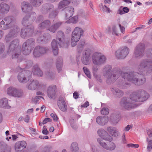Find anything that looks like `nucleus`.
<instances>
[{"mask_svg":"<svg viewBox=\"0 0 152 152\" xmlns=\"http://www.w3.org/2000/svg\"><path fill=\"white\" fill-rule=\"evenodd\" d=\"M138 70L140 73L136 72H131L126 73L122 72L118 68L113 69V74L109 75L107 79V82L108 84L114 83L120 76L125 80L126 79L130 82H132L136 85H141L146 81V79L144 75H150L152 72V61L144 60L142 61L138 66Z\"/></svg>","mask_w":152,"mask_h":152,"instance_id":"nucleus-1","label":"nucleus"},{"mask_svg":"<svg viewBox=\"0 0 152 152\" xmlns=\"http://www.w3.org/2000/svg\"><path fill=\"white\" fill-rule=\"evenodd\" d=\"M19 41L17 39L12 41L8 49V53L9 54H12V58H19L21 54L20 47L18 46Z\"/></svg>","mask_w":152,"mask_h":152,"instance_id":"nucleus-2","label":"nucleus"},{"mask_svg":"<svg viewBox=\"0 0 152 152\" xmlns=\"http://www.w3.org/2000/svg\"><path fill=\"white\" fill-rule=\"evenodd\" d=\"M149 95L146 92L141 90L133 92L131 95L130 99L131 100L137 102H143L146 100L149 97Z\"/></svg>","mask_w":152,"mask_h":152,"instance_id":"nucleus-3","label":"nucleus"},{"mask_svg":"<svg viewBox=\"0 0 152 152\" xmlns=\"http://www.w3.org/2000/svg\"><path fill=\"white\" fill-rule=\"evenodd\" d=\"M83 30L79 27H75L72 34L71 39L72 40V47H74L77 44L81 36L83 34Z\"/></svg>","mask_w":152,"mask_h":152,"instance_id":"nucleus-4","label":"nucleus"},{"mask_svg":"<svg viewBox=\"0 0 152 152\" xmlns=\"http://www.w3.org/2000/svg\"><path fill=\"white\" fill-rule=\"evenodd\" d=\"M35 39L30 38L27 39L22 45V52L24 55H28L35 45Z\"/></svg>","mask_w":152,"mask_h":152,"instance_id":"nucleus-5","label":"nucleus"},{"mask_svg":"<svg viewBox=\"0 0 152 152\" xmlns=\"http://www.w3.org/2000/svg\"><path fill=\"white\" fill-rule=\"evenodd\" d=\"M92 59L93 63L98 66L103 64L107 59L105 56L99 52H95L92 55Z\"/></svg>","mask_w":152,"mask_h":152,"instance_id":"nucleus-6","label":"nucleus"},{"mask_svg":"<svg viewBox=\"0 0 152 152\" xmlns=\"http://www.w3.org/2000/svg\"><path fill=\"white\" fill-rule=\"evenodd\" d=\"M15 20V18L11 16H7L4 17L1 22V28L3 30H6L13 25Z\"/></svg>","mask_w":152,"mask_h":152,"instance_id":"nucleus-7","label":"nucleus"},{"mask_svg":"<svg viewBox=\"0 0 152 152\" xmlns=\"http://www.w3.org/2000/svg\"><path fill=\"white\" fill-rule=\"evenodd\" d=\"M32 73L29 70H24L20 72L18 76V79L21 83H26L31 78Z\"/></svg>","mask_w":152,"mask_h":152,"instance_id":"nucleus-8","label":"nucleus"},{"mask_svg":"<svg viewBox=\"0 0 152 152\" xmlns=\"http://www.w3.org/2000/svg\"><path fill=\"white\" fill-rule=\"evenodd\" d=\"M42 12L44 13L49 12V18H55L57 15V13L54 11V7L53 5L49 4H44L42 8Z\"/></svg>","mask_w":152,"mask_h":152,"instance_id":"nucleus-9","label":"nucleus"},{"mask_svg":"<svg viewBox=\"0 0 152 152\" xmlns=\"http://www.w3.org/2000/svg\"><path fill=\"white\" fill-rule=\"evenodd\" d=\"M19 28L16 26H14L13 28L11 29L8 34L6 36L5 41L6 42H9L13 38L16 37L20 32Z\"/></svg>","mask_w":152,"mask_h":152,"instance_id":"nucleus-10","label":"nucleus"},{"mask_svg":"<svg viewBox=\"0 0 152 152\" xmlns=\"http://www.w3.org/2000/svg\"><path fill=\"white\" fill-rule=\"evenodd\" d=\"M56 40L58 44L61 47L67 48L69 45V42L65 43L64 35L61 31H59L57 33Z\"/></svg>","mask_w":152,"mask_h":152,"instance_id":"nucleus-11","label":"nucleus"},{"mask_svg":"<svg viewBox=\"0 0 152 152\" xmlns=\"http://www.w3.org/2000/svg\"><path fill=\"white\" fill-rule=\"evenodd\" d=\"M97 141L100 146L106 150L112 151L114 150L116 148L115 144L112 142L110 141L107 143L104 142L100 138H98Z\"/></svg>","mask_w":152,"mask_h":152,"instance_id":"nucleus-12","label":"nucleus"},{"mask_svg":"<svg viewBox=\"0 0 152 152\" xmlns=\"http://www.w3.org/2000/svg\"><path fill=\"white\" fill-rule=\"evenodd\" d=\"M129 51V49L127 47H122L116 51V57L118 59H124L128 54Z\"/></svg>","mask_w":152,"mask_h":152,"instance_id":"nucleus-13","label":"nucleus"},{"mask_svg":"<svg viewBox=\"0 0 152 152\" xmlns=\"http://www.w3.org/2000/svg\"><path fill=\"white\" fill-rule=\"evenodd\" d=\"M49 51V49L47 47L38 46L34 49L33 55L35 57H38L42 55L47 53Z\"/></svg>","mask_w":152,"mask_h":152,"instance_id":"nucleus-14","label":"nucleus"},{"mask_svg":"<svg viewBox=\"0 0 152 152\" xmlns=\"http://www.w3.org/2000/svg\"><path fill=\"white\" fill-rule=\"evenodd\" d=\"M7 93L9 95L17 98H21L23 94L22 90L12 86L8 88Z\"/></svg>","mask_w":152,"mask_h":152,"instance_id":"nucleus-15","label":"nucleus"},{"mask_svg":"<svg viewBox=\"0 0 152 152\" xmlns=\"http://www.w3.org/2000/svg\"><path fill=\"white\" fill-rule=\"evenodd\" d=\"M145 49V45L144 44L140 43L135 49L134 56L137 58H140L144 56V52Z\"/></svg>","mask_w":152,"mask_h":152,"instance_id":"nucleus-16","label":"nucleus"},{"mask_svg":"<svg viewBox=\"0 0 152 152\" xmlns=\"http://www.w3.org/2000/svg\"><path fill=\"white\" fill-rule=\"evenodd\" d=\"M34 28L30 26V28H23L21 30L20 36L22 38L26 39L32 36L34 33Z\"/></svg>","mask_w":152,"mask_h":152,"instance_id":"nucleus-17","label":"nucleus"},{"mask_svg":"<svg viewBox=\"0 0 152 152\" xmlns=\"http://www.w3.org/2000/svg\"><path fill=\"white\" fill-rule=\"evenodd\" d=\"M91 53L89 50L88 49L84 50L82 55L81 60L83 64L86 65L90 64V56Z\"/></svg>","mask_w":152,"mask_h":152,"instance_id":"nucleus-18","label":"nucleus"},{"mask_svg":"<svg viewBox=\"0 0 152 152\" xmlns=\"http://www.w3.org/2000/svg\"><path fill=\"white\" fill-rule=\"evenodd\" d=\"M97 133L99 136L104 140L112 141L113 140L112 137L103 129H99L97 131Z\"/></svg>","mask_w":152,"mask_h":152,"instance_id":"nucleus-19","label":"nucleus"},{"mask_svg":"<svg viewBox=\"0 0 152 152\" xmlns=\"http://www.w3.org/2000/svg\"><path fill=\"white\" fill-rule=\"evenodd\" d=\"M57 88L54 85L49 86L47 88V93L48 96L50 98H55Z\"/></svg>","mask_w":152,"mask_h":152,"instance_id":"nucleus-20","label":"nucleus"},{"mask_svg":"<svg viewBox=\"0 0 152 152\" xmlns=\"http://www.w3.org/2000/svg\"><path fill=\"white\" fill-rule=\"evenodd\" d=\"M38 84L39 81L38 80H31L27 83L26 87L29 90H34L38 88Z\"/></svg>","mask_w":152,"mask_h":152,"instance_id":"nucleus-21","label":"nucleus"},{"mask_svg":"<svg viewBox=\"0 0 152 152\" xmlns=\"http://www.w3.org/2000/svg\"><path fill=\"white\" fill-rule=\"evenodd\" d=\"M130 99L129 100H122L121 104L122 106L125 109L128 110H131L135 107V105L133 103L131 102Z\"/></svg>","mask_w":152,"mask_h":152,"instance_id":"nucleus-22","label":"nucleus"},{"mask_svg":"<svg viewBox=\"0 0 152 152\" xmlns=\"http://www.w3.org/2000/svg\"><path fill=\"white\" fill-rule=\"evenodd\" d=\"M57 105L59 108L62 111L66 112L67 109V107L65 101L63 98H59L57 102Z\"/></svg>","mask_w":152,"mask_h":152,"instance_id":"nucleus-23","label":"nucleus"},{"mask_svg":"<svg viewBox=\"0 0 152 152\" xmlns=\"http://www.w3.org/2000/svg\"><path fill=\"white\" fill-rule=\"evenodd\" d=\"M10 7L9 5L4 3H0V13L2 15H5L9 12Z\"/></svg>","mask_w":152,"mask_h":152,"instance_id":"nucleus-24","label":"nucleus"},{"mask_svg":"<svg viewBox=\"0 0 152 152\" xmlns=\"http://www.w3.org/2000/svg\"><path fill=\"white\" fill-rule=\"evenodd\" d=\"M21 8L23 12L26 13L31 10L32 7L28 2L25 1L23 2L21 4Z\"/></svg>","mask_w":152,"mask_h":152,"instance_id":"nucleus-25","label":"nucleus"},{"mask_svg":"<svg viewBox=\"0 0 152 152\" xmlns=\"http://www.w3.org/2000/svg\"><path fill=\"white\" fill-rule=\"evenodd\" d=\"M108 120V118L107 116L98 117L96 118L97 123L99 125L102 126L107 124Z\"/></svg>","mask_w":152,"mask_h":152,"instance_id":"nucleus-26","label":"nucleus"},{"mask_svg":"<svg viewBox=\"0 0 152 152\" xmlns=\"http://www.w3.org/2000/svg\"><path fill=\"white\" fill-rule=\"evenodd\" d=\"M26 145V142L25 141L17 142L15 146L16 152H20L21 150L20 149L22 148H25Z\"/></svg>","mask_w":152,"mask_h":152,"instance_id":"nucleus-27","label":"nucleus"},{"mask_svg":"<svg viewBox=\"0 0 152 152\" xmlns=\"http://www.w3.org/2000/svg\"><path fill=\"white\" fill-rule=\"evenodd\" d=\"M51 24V21L49 20H45L39 24L38 28L39 29H43L46 28L48 30V28L50 26Z\"/></svg>","mask_w":152,"mask_h":152,"instance_id":"nucleus-28","label":"nucleus"},{"mask_svg":"<svg viewBox=\"0 0 152 152\" xmlns=\"http://www.w3.org/2000/svg\"><path fill=\"white\" fill-rule=\"evenodd\" d=\"M62 24V23L61 22L58 21L57 22L50 26L48 29V30L51 32L54 33L61 26Z\"/></svg>","mask_w":152,"mask_h":152,"instance_id":"nucleus-29","label":"nucleus"},{"mask_svg":"<svg viewBox=\"0 0 152 152\" xmlns=\"http://www.w3.org/2000/svg\"><path fill=\"white\" fill-rule=\"evenodd\" d=\"M57 42L56 40L53 39L51 43L52 51L55 55H56L58 53V48Z\"/></svg>","mask_w":152,"mask_h":152,"instance_id":"nucleus-30","label":"nucleus"},{"mask_svg":"<svg viewBox=\"0 0 152 152\" xmlns=\"http://www.w3.org/2000/svg\"><path fill=\"white\" fill-rule=\"evenodd\" d=\"M33 22L28 18V16L26 15L23 19L22 21V24L25 26H27V28H30Z\"/></svg>","mask_w":152,"mask_h":152,"instance_id":"nucleus-31","label":"nucleus"},{"mask_svg":"<svg viewBox=\"0 0 152 152\" xmlns=\"http://www.w3.org/2000/svg\"><path fill=\"white\" fill-rule=\"evenodd\" d=\"M0 107L3 108L10 109L11 107L8 105V100L6 98L0 99Z\"/></svg>","mask_w":152,"mask_h":152,"instance_id":"nucleus-32","label":"nucleus"},{"mask_svg":"<svg viewBox=\"0 0 152 152\" xmlns=\"http://www.w3.org/2000/svg\"><path fill=\"white\" fill-rule=\"evenodd\" d=\"M65 15L67 18L71 17L73 14L74 9L72 7H68L65 10Z\"/></svg>","mask_w":152,"mask_h":152,"instance_id":"nucleus-33","label":"nucleus"},{"mask_svg":"<svg viewBox=\"0 0 152 152\" xmlns=\"http://www.w3.org/2000/svg\"><path fill=\"white\" fill-rule=\"evenodd\" d=\"M125 80L124 78H122L124 79V82H123L121 84H120L118 86V87L120 88L124 89L127 88L130 85L129 83H133L131 82L128 81L126 79L127 78V76H126L125 77Z\"/></svg>","mask_w":152,"mask_h":152,"instance_id":"nucleus-34","label":"nucleus"},{"mask_svg":"<svg viewBox=\"0 0 152 152\" xmlns=\"http://www.w3.org/2000/svg\"><path fill=\"white\" fill-rule=\"evenodd\" d=\"M107 130L112 136L116 137L118 136V132L115 128L113 127H107Z\"/></svg>","mask_w":152,"mask_h":152,"instance_id":"nucleus-35","label":"nucleus"},{"mask_svg":"<svg viewBox=\"0 0 152 152\" xmlns=\"http://www.w3.org/2000/svg\"><path fill=\"white\" fill-rule=\"evenodd\" d=\"M112 91L114 96L116 97H120L124 94L123 91L117 88H113Z\"/></svg>","mask_w":152,"mask_h":152,"instance_id":"nucleus-36","label":"nucleus"},{"mask_svg":"<svg viewBox=\"0 0 152 152\" xmlns=\"http://www.w3.org/2000/svg\"><path fill=\"white\" fill-rule=\"evenodd\" d=\"M71 2V0H64L60 1L58 5V8L61 9L67 6Z\"/></svg>","mask_w":152,"mask_h":152,"instance_id":"nucleus-37","label":"nucleus"},{"mask_svg":"<svg viewBox=\"0 0 152 152\" xmlns=\"http://www.w3.org/2000/svg\"><path fill=\"white\" fill-rule=\"evenodd\" d=\"M112 67L111 65H107L104 66L102 69V73L104 76L108 75L112 69Z\"/></svg>","mask_w":152,"mask_h":152,"instance_id":"nucleus-38","label":"nucleus"},{"mask_svg":"<svg viewBox=\"0 0 152 152\" xmlns=\"http://www.w3.org/2000/svg\"><path fill=\"white\" fill-rule=\"evenodd\" d=\"M43 0H29L31 4L34 7H39L43 3Z\"/></svg>","mask_w":152,"mask_h":152,"instance_id":"nucleus-39","label":"nucleus"},{"mask_svg":"<svg viewBox=\"0 0 152 152\" xmlns=\"http://www.w3.org/2000/svg\"><path fill=\"white\" fill-rule=\"evenodd\" d=\"M32 72L34 74L37 75L39 76H42L43 75L42 72L37 65H35L34 66Z\"/></svg>","mask_w":152,"mask_h":152,"instance_id":"nucleus-40","label":"nucleus"},{"mask_svg":"<svg viewBox=\"0 0 152 152\" xmlns=\"http://www.w3.org/2000/svg\"><path fill=\"white\" fill-rule=\"evenodd\" d=\"M62 61V58L61 57H59L57 59L56 66L58 72H59L61 70Z\"/></svg>","mask_w":152,"mask_h":152,"instance_id":"nucleus-41","label":"nucleus"},{"mask_svg":"<svg viewBox=\"0 0 152 152\" xmlns=\"http://www.w3.org/2000/svg\"><path fill=\"white\" fill-rule=\"evenodd\" d=\"M71 148L72 152H78V145L76 142H73L72 143Z\"/></svg>","mask_w":152,"mask_h":152,"instance_id":"nucleus-42","label":"nucleus"},{"mask_svg":"<svg viewBox=\"0 0 152 152\" xmlns=\"http://www.w3.org/2000/svg\"><path fill=\"white\" fill-rule=\"evenodd\" d=\"M78 20V17L77 16H75L70 18L69 20L66 21L65 22L67 23H75L77 22Z\"/></svg>","mask_w":152,"mask_h":152,"instance_id":"nucleus-43","label":"nucleus"},{"mask_svg":"<svg viewBox=\"0 0 152 152\" xmlns=\"http://www.w3.org/2000/svg\"><path fill=\"white\" fill-rule=\"evenodd\" d=\"M48 77L51 80L53 79L56 76L55 73L53 71H50L46 73Z\"/></svg>","mask_w":152,"mask_h":152,"instance_id":"nucleus-44","label":"nucleus"},{"mask_svg":"<svg viewBox=\"0 0 152 152\" xmlns=\"http://www.w3.org/2000/svg\"><path fill=\"white\" fill-rule=\"evenodd\" d=\"M93 76L97 82L99 83L102 82V80L100 75L98 74L97 73H94L93 74Z\"/></svg>","mask_w":152,"mask_h":152,"instance_id":"nucleus-45","label":"nucleus"},{"mask_svg":"<svg viewBox=\"0 0 152 152\" xmlns=\"http://www.w3.org/2000/svg\"><path fill=\"white\" fill-rule=\"evenodd\" d=\"M147 141L148 142L147 143V149L148 151L150 152L152 149V140H148V138H147Z\"/></svg>","mask_w":152,"mask_h":152,"instance_id":"nucleus-46","label":"nucleus"},{"mask_svg":"<svg viewBox=\"0 0 152 152\" xmlns=\"http://www.w3.org/2000/svg\"><path fill=\"white\" fill-rule=\"evenodd\" d=\"M101 9L103 12H106L107 13H110L111 12V10L109 8L105 5H103L102 4H101Z\"/></svg>","mask_w":152,"mask_h":152,"instance_id":"nucleus-47","label":"nucleus"},{"mask_svg":"<svg viewBox=\"0 0 152 152\" xmlns=\"http://www.w3.org/2000/svg\"><path fill=\"white\" fill-rule=\"evenodd\" d=\"M28 16V18L30 19V20L33 22L35 20V18L36 16V13L34 12H31L29 15H27Z\"/></svg>","mask_w":152,"mask_h":152,"instance_id":"nucleus-48","label":"nucleus"},{"mask_svg":"<svg viewBox=\"0 0 152 152\" xmlns=\"http://www.w3.org/2000/svg\"><path fill=\"white\" fill-rule=\"evenodd\" d=\"M83 69L84 73L87 77L89 78H91V76L88 69L86 67H84Z\"/></svg>","mask_w":152,"mask_h":152,"instance_id":"nucleus-49","label":"nucleus"},{"mask_svg":"<svg viewBox=\"0 0 152 152\" xmlns=\"http://www.w3.org/2000/svg\"><path fill=\"white\" fill-rule=\"evenodd\" d=\"M109 110L107 107H104L101 110V113L103 115H107L109 113Z\"/></svg>","mask_w":152,"mask_h":152,"instance_id":"nucleus-50","label":"nucleus"},{"mask_svg":"<svg viewBox=\"0 0 152 152\" xmlns=\"http://www.w3.org/2000/svg\"><path fill=\"white\" fill-rule=\"evenodd\" d=\"M71 126L74 129H76L77 128V126L75 122L73 120H71L70 121Z\"/></svg>","mask_w":152,"mask_h":152,"instance_id":"nucleus-51","label":"nucleus"},{"mask_svg":"<svg viewBox=\"0 0 152 152\" xmlns=\"http://www.w3.org/2000/svg\"><path fill=\"white\" fill-rule=\"evenodd\" d=\"M84 42H80L79 45L77 46V50L78 52H80L83 49V46L84 45Z\"/></svg>","mask_w":152,"mask_h":152,"instance_id":"nucleus-52","label":"nucleus"},{"mask_svg":"<svg viewBox=\"0 0 152 152\" xmlns=\"http://www.w3.org/2000/svg\"><path fill=\"white\" fill-rule=\"evenodd\" d=\"M52 148L50 146H46L44 147L42 150L41 152H50Z\"/></svg>","mask_w":152,"mask_h":152,"instance_id":"nucleus-53","label":"nucleus"},{"mask_svg":"<svg viewBox=\"0 0 152 152\" xmlns=\"http://www.w3.org/2000/svg\"><path fill=\"white\" fill-rule=\"evenodd\" d=\"M45 37L44 35L41 34L40 35L38 38L37 40L39 42H40L45 40Z\"/></svg>","mask_w":152,"mask_h":152,"instance_id":"nucleus-54","label":"nucleus"},{"mask_svg":"<svg viewBox=\"0 0 152 152\" xmlns=\"http://www.w3.org/2000/svg\"><path fill=\"white\" fill-rule=\"evenodd\" d=\"M44 19L43 16L41 15H39L37 16L36 20V22L38 23L42 21Z\"/></svg>","mask_w":152,"mask_h":152,"instance_id":"nucleus-55","label":"nucleus"},{"mask_svg":"<svg viewBox=\"0 0 152 152\" xmlns=\"http://www.w3.org/2000/svg\"><path fill=\"white\" fill-rule=\"evenodd\" d=\"M41 98L43 99V97L41 96H36L35 97L32 98V101L34 103H37L38 101V100Z\"/></svg>","mask_w":152,"mask_h":152,"instance_id":"nucleus-56","label":"nucleus"},{"mask_svg":"<svg viewBox=\"0 0 152 152\" xmlns=\"http://www.w3.org/2000/svg\"><path fill=\"white\" fill-rule=\"evenodd\" d=\"M146 54L148 57H150L152 58V49L147 50Z\"/></svg>","mask_w":152,"mask_h":152,"instance_id":"nucleus-57","label":"nucleus"},{"mask_svg":"<svg viewBox=\"0 0 152 152\" xmlns=\"http://www.w3.org/2000/svg\"><path fill=\"white\" fill-rule=\"evenodd\" d=\"M96 65L94 64L92 66V69L93 70V74L94 73H97L98 70V68Z\"/></svg>","mask_w":152,"mask_h":152,"instance_id":"nucleus-58","label":"nucleus"},{"mask_svg":"<svg viewBox=\"0 0 152 152\" xmlns=\"http://www.w3.org/2000/svg\"><path fill=\"white\" fill-rule=\"evenodd\" d=\"M4 44L2 43H0V54L4 52Z\"/></svg>","mask_w":152,"mask_h":152,"instance_id":"nucleus-59","label":"nucleus"},{"mask_svg":"<svg viewBox=\"0 0 152 152\" xmlns=\"http://www.w3.org/2000/svg\"><path fill=\"white\" fill-rule=\"evenodd\" d=\"M11 148L10 146H7L4 150H3L1 152H11Z\"/></svg>","mask_w":152,"mask_h":152,"instance_id":"nucleus-60","label":"nucleus"},{"mask_svg":"<svg viewBox=\"0 0 152 152\" xmlns=\"http://www.w3.org/2000/svg\"><path fill=\"white\" fill-rule=\"evenodd\" d=\"M50 116L53 118V120L56 121H57L58 120V118L56 115L53 113H52L50 114Z\"/></svg>","mask_w":152,"mask_h":152,"instance_id":"nucleus-61","label":"nucleus"},{"mask_svg":"<svg viewBox=\"0 0 152 152\" xmlns=\"http://www.w3.org/2000/svg\"><path fill=\"white\" fill-rule=\"evenodd\" d=\"M112 34H115L117 36L118 35L117 29L115 27H113V28Z\"/></svg>","mask_w":152,"mask_h":152,"instance_id":"nucleus-62","label":"nucleus"},{"mask_svg":"<svg viewBox=\"0 0 152 152\" xmlns=\"http://www.w3.org/2000/svg\"><path fill=\"white\" fill-rule=\"evenodd\" d=\"M52 121V119L49 118H45L42 122V124H44L48 122H51Z\"/></svg>","mask_w":152,"mask_h":152,"instance_id":"nucleus-63","label":"nucleus"},{"mask_svg":"<svg viewBox=\"0 0 152 152\" xmlns=\"http://www.w3.org/2000/svg\"><path fill=\"white\" fill-rule=\"evenodd\" d=\"M42 133L45 135H47L48 134V132L45 126H44L43 128Z\"/></svg>","mask_w":152,"mask_h":152,"instance_id":"nucleus-64","label":"nucleus"}]
</instances>
